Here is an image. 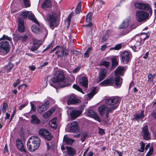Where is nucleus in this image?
I'll list each match as a JSON object with an SVG mask.
<instances>
[{
	"instance_id": "36",
	"label": "nucleus",
	"mask_w": 156,
	"mask_h": 156,
	"mask_svg": "<svg viewBox=\"0 0 156 156\" xmlns=\"http://www.w3.org/2000/svg\"><path fill=\"white\" fill-rule=\"evenodd\" d=\"M28 18L34 22H37L38 21L32 13H30L28 14Z\"/></svg>"
},
{
	"instance_id": "21",
	"label": "nucleus",
	"mask_w": 156,
	"mask_h": 156,
	"mask_svg": "<svg viewBox=\"0 0 156 156\" xmlns=\"http://www.w3.org/2000/svg\"><path fill=\"white\" fill-rule=\"evenodd\" d=\"M80 85L85 88H86L87 87L88 82L87 78L85 77H82L79 80Z\"/></svg>"
},
{
	"instance_id": "45",
	"label": "nucleus",
	"mask_w": 156,
	"mask_h": 156,
	"mask_svg": "<svg viewBox=\"0 0 156 156\" xmlns=\"http://www.w3.org/2000/svg\"><path fill=\"white\" fill-rule=\"evenodd\" d=\"M46 109L43 105H41L38 106L37 110L40 113H41Z\"/></svg>"
},
{
	"instance_id": "60",
	"label": "nucleus",
	"mask_w": 156,
	"mask_h": 156,
	"mask_svg": "<svg viewBox=\"0 0 156 156\" xmlns=\"http://www.w3.org/2000/svg\"><path fill=\"white\" fill-rule=\"evenodd\" d=\"M20 82V80H19V79H17L15 83H14L13 84V86L14 87H16L18 84Z\"/></svg>"
},
{
	"instance_id": "22",
	"label": "nucleus",
	"mask_w": 156,
	"mask_h": 156,
	"mask_svg": "<svg viewBox=\"0 0 156 156\" xmlns=\"http://www.w3.org/2000/svg\"><path fill=\"white\" fill-rule=\"evenodd\" d=\"M125 69L124 67L122 66L118 67L115 71V75H119L122 76L125 71Z\"/></svg>"
},
{
	"instance_id": "14",
	"label": "nucleus",
	"mask_w": 156,
	"mask_h": 156,
	"mask_svg": "<svg viewBox=\"0 0 156 156\" xmlns=\"http://www.w3.org/2000/svg\"><path fill=\"white\" fill-rule=\"evenodd\" d=\"M122 62L125 63H127L130 59V55L129 52L127 51L123 52L121 55Z\"/></svg>"
},
{
	"instance_id": "6",
	"label": "nucleus",
	"mask_w": 156,
	"mask_h": 156,
	"mask_svg": "<svg viewBox=\"0 0 156 156\" xmlns=\"http://www.w3.org/2000/svg\"><path fill=\"white\" fill-rule=\"evenodd\" d=\"M135 16L136 20L139 22L144 21L149 18V13L144 11H137Z\"/></svg>"
},
{
	"instance_id": "4",
	"label": "nucleus",
	"mask_w": 156,
	"mask_h": 156,
	"mask_svg": "<svg viewBox=\"0 0 156 156\" xmlns=\"http://www.w3.org/2000/svg\"><path fill=\"white\" fill-rule=\"evenodd\" d=\"M56 13L54 12H51L48 13L46 16H44V19L48 21L49 24V27L53 30L55 27L58 26L56 23Z\"/></svg>"
},
{
	"instance_id": "46",
	"label": "nucleus",
	"mask_w": 156,
	"mask_h": 156,
	"mask_svg": "<svg viewBox=\"0 0 156 156\" xmlns=\"http://www.w3.org/2000/svg\"><path fill=\"white\" fill-rule=\"evenodd\" d=\"M155 77L154 74L149 73L148 75V81L149 82H151L153 81V79Z\"/></svg>"
},
{
	"instance_id": "25",
	"label": "nucleus",
	"mask_w": 156,
	"mask_h": 156,
	"mask_svg": "<svg viewBox=\"0 0 156 156\" xmlns=\"http://www.w3.org/2000/svg\"><path fill=\"white\" fill-rule=\"evenodd\" d=\"M55 108H52L51 109L47 111L45 113L43 114V117L45 118H47L51 116L52 113L55 111Z\"/></svg>"
},
{
	"instance_id": "32",
	"label": "nucleus",
	"mask_w": 156,
	"mask_h": 156,
	"mask_svg": "<svg viewBox=\"0 0 156 156\" xmlns=\"http://www.w3.org/2000/svg\"><path fill=\"white\" fill-rule=\"evenodd\" d=\"M67 154L68 155L70 156H73L76 153L75 150L73 148L71 147H67Z\"/></svg>"
},
{
	"instance_id": "59",
	"label": "nucleus",
	"mask_w": 156,
	"mask_h": 156,
	"mask_svg": "<svg viewBox=\"0 0 156 156\" xmlns=\"http://www.w3.org/2000/svg\"><path fill=\"white\" fill-rule=\"evenodd\" d=\"M49 102L48 101H47L43 105L46 110L49 107Z\"/></svg>"
},
{
	"instance_id": "34",
	"label": "nucleus",
	"mask_w": 156,
	"mask_h": 156,
	"mask_svg": "<svg viewBox=\"0 0 156 156\" xmlns=\"http://www.w3.org/2000/svg\"><path fill=\"white\" fill-rule=\"evenodd\" d=\"M31 122L32 123L39 124L40 123V121L35 115H32L31 116Z\"/></svg>"
},
{
	"instance_id": "9",
	"label": "nucleus",
	"mask_w": 156,
	"mask_h": 156,
	"mask_svg": "<svg viewBox=\"0 0 156 156\" xmlns=\"http://www.w3.org/2000/svg\"><path fill=\"white\" fill-rule=\"evenodd\" d=\"M65 100L66 101L67 105H69L80 103V100L73 95L66 97Z\"/></svg>"
},
{
	"instance_id": "3",
	"label": "nucleus",
	"mask_w": 156,
	"mask_h": 156,
	"mask_svg": "<svg viewBox=\"0 0 156 156\" xmlns=\"http://www.w3.org/2000/svg\"><path fill=\"white\" fill-rule=\"evenodd\" d=\"M40 138L36 136H31L27 141V146L28 150L34 151L39 147L41 143Z\"/></svg>"
},
{
	"instance_id": "53",
	"label": "nucleus",
	"mask_w": 156,
	"mask_h": 156,
	"mask_svg": "<svg viewBox=\"0 0 156 156\" xmlns=\"http://www.w3.org/2000/svg\"><path fill=\"white\" fill-rule=\"evenodd\" d=\"M92 13L91 12H90L87 15L86 17V20L87 22H90L92 16Z\"/></svg>"
},
{
	"instance_id": "57",
	"label": "nucleus",
	"mask_w": 156,
	"mask_h": 156,
	"mask_svg": "<svg viewBox=\"0 0 156 156\" xmlns=\"http://www.w3.org/2000/svg\"><path fill=\"white\" fill-rule=\"evenodd\" d=\"M23 2L25 6L26 7H29L30 6V0H23Z\"/></svg>"
},
{
	"instance_id": "55",
	"label": "nucleus",
	"mask_w": 156,
	"mask_h": 156,
	"mask_svg": "<svg viewBox=\"0 0 156 156\" xmlns=\"http://www.w3.org/2000/svg\"><path fill=\"white\" fill-rule=\"evenodd\" d=\"M28 103V101H26L25 103L22 104L19 106V110H22L23 108L27 106Z\"/></svg>"
},
{
	"instance_id": "30",
	"label": "nucleus",
	"mask_w": 156,
	"mask_h": 156,
	"mask_svg": "<svg viewBox=\"0 0 156 156\" xmlns=\"http://www.w3.org/2000/svg\"><path fill=\"white\" fill-rule=\"evenodd\" d=\"M136 27L137 25L135 23L131 24L130 25L129 28L127 30L124 31H123V35H126V34L128 33L132 30L136 28Z\"/></svg>"
},
{
	"instance_id": "44",
	"label": "nucleus",
	"mask_w": 156,
	"mask_h": 156,
	"mask_svg": "<svg viewBox=\"0 0 156 156\" xmlns=\"http://www.w3.org/2000/svg\"><path fill=\"white\" fill-rule=\"evenodd\" d=\"M87 116L92 118L96 114L95 112L92 110H89L86 113Z\"/></svg>"
},
{
	"instance_id": "35",
	"label": "nucleus",
	"mask_w": 156,
	"mask_h": 156,
	"mask_svg": "<svg viewBox=\"0 0 156 156\" xmlns=\"http://www.w3.org/2000/svg\"><path fill=\"white\" fill-rule=\"evenodd\" d=\"M51 5L50 0H45L42 5V8H48Z\"/></svg>"
},
{
	"instance_id": "29",
	"label": "nucleus",
	"mask_w": 156,
	"mask_h": 156,
	"mask_svg": "<svg viewBox=\"0 0 156 156\" xmlns=\"http://www.w3.org/2000/svg\"><path fill=\"white\" fill-rule=\"evenodd\" d=\"M107 106L105 105H101L98 108L99 112L100 114L102 115L105 113V112H106V109Z\"/></svg>"
},
{
	"instance_id": "11",
	"label": "nucleus",
	"mask_w": 156,
	"mask_h": 156,
	"mask_svg": "<svg viewBox=\"0 0 156 156\" xmlns=\"http://www.w3.org/2000/svg\"><path fill=\"white\" fill-rule=\"evenodd\" d=\"M57 51L55 52V54L57 55L58 57H62L68 55V53L66 51V48L57 46Z\"/></svg>"
},
{
	"instance_id": "19",
	"label": "nucleus",
	"mask_w": 156,
	"mask_h": 156,
	"mask_svg": "<svg viewBox=\"0 0 156 156\" xmlns=\"http://www.w3.org/2000/svg\"><path fill=\"white\" fill-rule=\"evenodd\" d=\"M18 29L20 32L23 33L24 31V21H23V19L18 18Z\"/></svg>"
},
{
	"instance_id": "17",
	"label": "nucleus",
	"mask_w": 156,
	"mask_h": 156,
	"mask_svg": "<svg viewBox=\"0 0 156 156\" xmlns=\"http://www.w3.org/2000/svg\"><path fill=\"white\" fill-rule=\"evenodd\" d=\"M130 18L129 17L125 19L121 24L119 27V29H124L126 28L129 26L130 21Z\"/></svg>"
},
{
	"instance_id": "23",
	"label": "nucleus",
	"mask_w": 156,
	"mask_h": 156,
	"mask_svg": "<svg viewBox=\"0 0 156 156\" xmlns=\"http://www.w3.org/2000/svg\"><path fill=\"white\" fill-rule=\"evenodd\" d=\"M82 112L80 110H74L70 113V115L73 119H75L81 114Z\"/></svg>"
},
{
	"instance_id": "13",
	"label": "nucleus",
	"mask_w": 156,
	"mask_h": 156,
	"mask_svg": "<svg viewBox=\"0 0 156 156\" xmlns=\"http://www.w3.org/2000/svg\"><path fill=\"white\" fill-rule=\"evenodd\" d=\"M141 134L144 139L149 140L150 139V133L149 132L148 127L145 126L142 129Z\"/></svg>"
},
{
	"instance_id": "50",
	"label": "nucleus",
	"mask_w": 156,
	"mask_h": 156,
	"mask_svg": "<svg viewBox=\"0 0 156 156\" xmlns=\"http://www.w3.org/2000/svg\"><path fill=\"white\" fill-rule=\"evenodd\" d=\"M140 144H141L140 148L138 150V151L140 152H144V149H145V144L141 142L140 143Z\"/></svg>"
},
{
	"instance_id": "47",
	"label": "nucleus",
	"mask_w": 156,
	"mask_h": 156,
	"mask_svg": "<svg viewBox=\"0 0 156 156\" xmlns=\"http://www.w3.org/2000/svg\"><path fill=\"white\" fill-rule=\"evenodd\" d=\"M122 43H120L116 45L115 47H112L111 48V50H118L120 49L122 47Z\"/></svg>"
},
{
	"instance_id": "15",
	"label": "nucleus",
	"mask_w": 156,
	"mask_h": 156,
	"mask_svg": "<svg viewBox=\"0 0 156 156\" xmlns=\"http://www.w3.org/2000/svg\"><path fill=\"white\" fill-rule=\"evenodd\" d=\"M16 144L18 149L21 152L26 153V151L25 149L23 144L21 140L19 139H17L16 140Z\"/></svg>"
},
{
	"instance_id": "62",
	"label": "nucleus",
	"mask_w": 156,
	"mask_h": 156,
	"mask_svg": "<svg viewBox=\"0 0 156 156\" xmlns=\"http://www.w3.org/2000/svg\"><path fill=\"white\" fill-rule=\"evenodd\" d=\"M30 105L31 106V110H33L34 111H36V108L34 106V105L32 103H30Z\"/></svg>"
},
{
	"instance_id": "8",
	"label": "nucleus",
	"mask_w": 156,
	"mask_h": 156,
	"mask_svg": "<svg viewBox=\"0 0 156 156\" xmlns=\"http://www.w3.org/2000/svg\"><path fill=\"white\" fill-rule=\"evenodd\" d=\"M132 39L133 40H135L136 43L135 44L133 45H131L130 47L134 51H137L140 48V45L142 41V40L141 38L138 36L134 37L132 38Z\"/></svg>"
},
{
	"instance_id": "56",
	"label": "nucleus",
	"mask_w": 156,
	"mask_h": 156,
	"mask_svg": "<svg viewBox=\"0 0 156 156\" xmlns=\"http://www.w3.org/2000/svg\"><path fill=\"white\" fill-rule=\"evenodd\" d=\"M87 136V134L86 133H83L82 134V136L81 137V140L82 142H83L86 138Z\"/></svg>"
},
{
	"instance_id": "27",
	"label": "nucleus",
	"mask_w": 156,
	"mask_h": 156,
	"mask_svg": "<svg viewBox=\"0 0 156 156\" xmlns=\"http://www.w3.org/2000/svg\"><path fill=\"white\" fill-rule=\"evenodd\" d=\"M96 87H93L91 89L90 93L87 94V96L90 98H91L98 92Z\"/></svg>"
},
{
	"instance_id": "16",
	"label": "nucleus",
	"mask_w": 156,
	"mask_h": 156,
	"mask_svg": "<svg viewBox=\"0 0 156 156\" xmlns=\"http://www.w3.org/2000/svg\"><path fill=\"white\" fill-rule=\"evenodd\" d=\"M106 73L107 70L105 69L101 68L100 69L97 80L98 82H100L105 78Z\"/></svg>"
},
{
	"instance_id": "38",
	"label": "nucleus",
	"mask_w": 156,
	"mask_h": 156,
	"mask_svg": "<svg viewBox=\"0 0 156 156\" xmlns=\"http://www.w3.org/2000/svg\"><path fill=\"white\" fill-rule=\"evenodd\" d=\"M118 107V105L113 106L110 108H108L107 107L106 112L109 114L112 113L113 110H115Z\"/></svg>"
},
{
	"instance_id": "26",
	"label": "nucleus",
	"mask_w": 156,
	"mask_h": 156,
	"mask_svg": "<svg viewBox=\"0 0 156 156\" xmlns=\"http://www.w3.org/2000/svg\"><path fill=\"white\" fill-rule=\"evenodd\" d=\"M74 141V140L71 139L65 136L63 138V142L66 144L71 145Z\"/></svg>"
},
{
	"instance_id": "63",
	"label": "nucleus",
	"mask_w": 156,
	"mask_h": 156,
	"mask_svg": "<svg viewBox=\"0 0 156 156\" xmlns=\"http://www.w3.org/2000/svg\"><path fill=\"white\" fill-rule=\"evenodd\" d=\"M53 44L52 42L51 43L48 45L46 48V49L47 50L50 49L51 48H52L53 46Z\"/></svg>"
},
{
	"instance_id": "58",
	"label": "nucleus",
	"mask_w": 156,
	"mask_h": 156,
	"mask_svg": "<svg viewBox=\"0 0 156 156\" xmlns=\"http://www.w3.org/2000/svg\"><path fill=\"white\" fill-rule=\"evenodd\" d=\"M153 148H150L149 151L146 154V156H150L153 153Z\"/></svg>"
},
{
	"instance_id": "43",
	"label": "nucleus",
	"mask_w": 156,
	"mask_h": 156,
	"mask_svg": "<svg viewBox=\"0 0 156 156\" xmlns=\"http://www.w3.org/2000/svg\"><path fill=\"white\" fill-rule=\"evenodd\" d=\"M81 2H80L76 9V14L79 13L81 11Z\"/></svg>"
},
{
	"instance_id": "2",
	"label": "nucleus",
	"mask_w": 156,
	"mask_h": 156,
	"mask_svg": "<svg viewBox=\"0 0 156 156\" xmlns=\"http://www.w3.org/2000/svg\"><path fill=\"white\" fill-rule=\"evenodd\" d=\"M122 78L119 75H116L115 78L106 79L100 83L99 84L101 86H111L115 83L117 87L119 88L122 83Z\"/></svg>"
},
{
	"instance_id": "61",
	"label": "nucleus",
	"mask_w": 156,
	"mask_h": 156,
	"mask_svg": "<svg viewBox=\"0 0 156 156\" xmlns=\"http://www.w3.org/2000/svg\"><path fill=\"white\" fill-rule=\"evenodd\" d=\"M92 118H94L95 120L99 122H100V119L99 117L96 114H95L94 115V116H93Z\"/></svg>"
},
{
	"instance_id": "40",
	"label": "nucleus",
	"mask_w": 156,
	"mask_h": 156,
	"mask_svg": "<svg viewBox=\"0 0 156 156\" xmlns=\"http://www.w3.org/2000/svg\"><path fill=\"white\" fill-rule=\"evenodd\" d=\"M17 39L20 40L22 42H24L26 41L27 38V35L21 36L20 35L17 36Z\"/></svg>"
},
{
	"instance_id": "18",
	"label": "nucleus",
	"mask_w": 156,
	"mask_h": 156,
	"mask_svg": "<svg viewBox=\"0 0 156 156\" xmlns=\"http://www.w3.org/2000/svg\"><path fill=\"white\" fill-rule=\"evenodd\" d=\"M42 43V41L37 39H34V41L33 45L30 49L32 51L37 50L39 46L41 45Z\"/></svg>"
},
{
	"instance_id": "64",
	"label": "nucleus",
	"mask_w": 156,
	"mask_h": 156,
	"mask_svg": "<svg viewBox=\"0 0 156 156\" xmlns=\"http://www.w3.org/2000/svg\"><path fill=\"white\" fill-rule=\"evenodd\" d=\"M152 116L156 119V111H153L151 113Z\"/></svg>"
},
{
	"instance_id": "52",
	"label": "nucleus",
	"mask_w": 156,
	"mask_h": 156,
	"mask_svg": "<svg viewBox=\"0 0 156 156\" xmlns=\"http://www.w3.org/2000/svg\"><path fill=\"white\" fill-rule=\"evenodd\" d=\"M8 105L5 102H4L3 104L2 108V112L5 113L6 111V109L8 108Z\"/></svg>"
},
{
	"instance_id": "31",
	"label": "nucleus",
	"mask_w": 156,
	"mask_h": 156,
	"mask_svg": "<svg viewBox=\"0 0 156 156\" xmlns=\"http://www.w3.org/2000/svg\"><path fill=\"white\" fill-rule=\"evenodd\" d=\"M13 65L11 62H9L7 65L4 67V69L6 70L7 73L9 72L13 67Z\"/></svg>"
},
{
	"instance_id": "1",
	"label": "nucleus",
	"mask_w": 156,
	"mask_h": 156,
	"mask_svg": "<svg viewBox=\"0 0 156 156\" xmlns=\"http://www.w3.org/2000/svg\"><path fill=\"white\" fill-rule=\"evenodd\" d=\"M52 80V83H50V85L56 89L66 87L70 84L68 80L65 78L64 73L61 70L56 72Z\"/></svg>"
},
{
	"instance_id": "20",
	"label": "nucleus",
	"mask_w": 156,
	"mask_h": 156,
	"mask_svg": "<svg viewBox=\"0 0 156 156\" xmlns=\"http://www.w3.org/2000/svg\"><path fill=\"white\" fill-rule=\"evenodd\" d=\"M78 124L76 121L73 122L71 125L69 129L70 132H75L78 130Z\"/></svg>"
},
{
	"instance_id": "42",
	"label": "nucleus",
	"mask_w": 156,
	"mask_h": 156,
	"mask_svg": "<svg viewBox=\"0 0 156 156\" xmlns=\"http://www.w3.org/2000/svg\"><path fill=\"white\" fill-rule=\"evenodd\" d=\"M143 3L136 2L134 3V6L136 8L141 10Z\"/></svg>"
},
{
	"instance_id": "24",
	"label": "nucleus",
	"mask_w": 156,
	"mask_h": 156,
	"mask_svg": "<svg viewBox=\"0 0 156 156\" xmlns=\"http://www.w3.org/2000/svg\"><path fill=\"white\" fill-rule=\"evenodd\" d=\"M141 10L144 11H149L150 14V15H151L152 13V10L150 5L148 4H146L143 3V6H142Z\"/></svg>"
},
{
	"instance_id": "54",
	"label": "nucleus",
	"mask_w": 156,
	"mask_h": 156,
	"mask_svg": "<svg viewBox=\"0 0 156 156\" xmlns=\"http://www.w3.org/2000/svg\"><path fill=\"white\" fill-rule=\"evenodd\" d=\"M73 87L74 89L81 92L83 93L82 89L78 85L76 84H74L73 85Z\"/></svg>"
},
{
	"instance_id": "51",
	"label": "nucleus",
	"mask_w": 156,
	"mask_h": 156,
	"mask_svg": "<svg viewBox=\"0 0 156 156\" xmlns=\"http://www.w3.org/2000/svg\"><path fill=\"white\" fill-rule=\"evenodd\" d=\"M110 62H108L104 61L102 62L101 63V65H102L105 66L107 68H108L109 66Z\"/></svg>"
},
{
	"instance_id": "12",
	"label": "nucleus",
	"mask_w": 156,
	"mask_h": 156,
	"mask_svg": "<svg viewBox=\"0 0 156 156\" xmlns=\"http://www.w3.org/2000/svg\"><path fill=\"white\" fill-rule=\"evenodd\" d=\"M39 133L48 140H50L52 138V136L49 132L46 129H40L39 131Z\"/></svg>"
},
{
	"instance_id": "7",
	"label": "nucleus",
	"mask_w": 156,
	"mask_h": 156,
	"mask_svg": "<svg viewBox=\"0 0 156 156\" xmlns=\"http://www.w3.org/2000/svg\"><path fill=\"white\" fill-rule=\"evenodd\" d=\"M10 50V46L9 42L6 41L0 42V55H6Z\"/></svg>"
},
{
	"instance_id": "39",
	"label": "nucleus",
	"mask_w": 156,
	"mask_h": 156,
	"mask_svg": "<svg viewBox=\"0 0 156 156\" xmlns=\"http://www.w3.org/2000/svg\"><path fill=\"white\" fill-rule=\"evenodd\" d=\"M29 12L26 11L22 12L20 14V16L18 18H20L23 19V21H24V20L27 18V16L28 15Z\"/></svg>"
},
{
	"instance_id": "5",
	"label": "nucleus",
	"mask_w": 156,
	"mask_h": 156,
	"mask_svg": "<svg viewBox=\"0 0 156 156\" xmlns=\"http://www.w3.org/2000/svg\"><path fill=\"white\" fill-rule=\"evenodd\" d=\"M36 24L31 26L32 31L37 34H39L44 37H46L48 33V31L46 28H41V27L38 21L34 22Z\"/></svg>"
},
{
	"instance_id": "49",
	"label": "nucleus",
	"mask_w": 156,
	"mask_h": 156,
	"mask_svg": "<svg viewBox=\"0 0 156 156\" xmlns=\"http://www.w3.org/2000/svg\"><path fill=\"white\" fill-rule=\"evenodd\" d=\"M91 50V47H89L87 49V51L84 53V57H88L90 55V53Z\"/></svg>"
},
{
	"instance_id": "37",
	"label": "nucleus",
	"mask_w": 156,
	"mask_h": 156,
	"mask_svg": "<svg viewBox=\"0 0 156 156\" xmlns=\"http://www.w3.org/2000/svg\"><path fill=\"white\" fill-rule=\"evenodd\" d=\"M49 125L51 128L56 129L57 128V125L56 124L55 120L53 119L51 120L49 122Z\"/></svg>"
},
{
	"instance_id": "28",
	"label": "nucleus",
	"mask_w": 156,
	"mask_h": 156,
	"mask_svg": "<svg viewBox=\"0 0 156 156\" xmlns=\"http://www.w3.org/2000/svg\"><path fill=\"white\" fill-rule=\"evenodd\" d=\"M144 110H142L140 114L136 113L133 115V119H136L137 120L139 119H143L144 117Z\"/></svg>"
},
{
	"instance_id": "10",
	"label": "nucleus",
	"mask_w": 156,
	"mask_h": 156,
	"mask_svg": "<svg viewBox=\"0 0 156 156\" xmlns=\"http://www.w3.org/2000/svg\"><path fill=\"white\" fill-rule=\"evenodd\" d=\"M105 102L107 105H118L119 103V99L116 97H112L105 99Z\"/></svg>"
},
{
	"instance_id": "33",
	"label": "nucleus",
	"mask_w": 156,
	"mask_h": 156,
	"mask_svg": "<svg viewBox=\"0 0 156 156\" xmlns=\"http://www.w3.org/2000/svg\"><path fill=\"white\" fill-rule=\"evenodd\" d=\"M111 61L112 63L111 69H113L118 65V63L117 62L116 58H112Z\"/></svg>"
},
{
	"instance_id": "41",
	"label": "nucleus",
	"mask_w": 156,
	"mask_h": 156,
	"mask_svg": "<svg viewBox=\"0 0 156 156\" xmlns=\"http://www.w3.org/2000/svg\"><path fill=\"white\" fill-rule=\"evenodd\" d=\"M12 38L11 37H9L7 35L4 34L3 36L0 38V41H6V40L11 41Z\"/></svg>"
},
{
	"instance_id": "48",
	"label": "nucleus",
	"mask_w": 156,
	"mask_h": 156,
	"mask_svg": "<svg viewBox=\"0 0 156 156\" xmlns=\"http://www.w3.org/2000/svg\"><path fill=\"white\" fill-rule=\"evenodd\" d=\"M73 15V12H71L70 14L68 16L67 19L66 21L67 22V24L69 26V25L70 24V22L71 21V18Z\"/></svg>"
}]
</instances>
